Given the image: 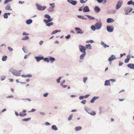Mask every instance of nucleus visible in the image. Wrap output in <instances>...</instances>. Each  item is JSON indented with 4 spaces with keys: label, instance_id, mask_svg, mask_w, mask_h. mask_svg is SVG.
Here are the masks:
<instances>
[{
    "label": "nucleus",
    "instance_id": "1",
    "mask_svg": "<svg viewBox=\"0 0 134 134\" xmlns=\"http://www.w3.org/2000/svg\"><path fill=\"white\" fill-rule=\"evenodd\" d=\"M37 9L39 10H44L46 8V6H41L38 3L36 4Z\"/></svg>",
    "mask_w": 134,
    "mask_h": 134
},
{
    "label": "nucleus",
    "instance_id": "2",
    "mask_svg": "<svg viewBox=\"0 0 134 134\" xmlns=\"http://www.w3.org/2000/svg\"><path fill=\"white\" fill-rule=\"evenodd\" d=\"M123 3V1H118L116 6V9L118 10L119 9Z\"/></svg>",
    "mask_w": 134,
    "mask_h": 134
},
{
    "label": "nucleus",
    "instance_id": "3",
    "mask_svg": "<svg viewBox=\"0 0 134 134\" xmlns=\"http://www.w3.org/2000/svg\"><path fill=\"white\" fill-rule=\"evenodd\" d=\"M79 48L80 51L82 53H86V47L82 45H80L79 46Z\"/></svg>",
    "mask_w": 134,
    "mask_h": 134
},
{
    "label": "nucleus",
    "instance_id": "4",
    "mask_svg": "<svg viewBox=\"0 0 134 134\" xmlns=\"http://www.w3.org/2000/svg\"><path fill=\"white\" fill-rule=\"evenodd\" d=\"M114 28L113 26L108 25L107 26V30L109 32H113L114 30Z\"/></svg>",
    "mask_w": 134,
    "mask_h": 134
},
{
    "label": "nucleus",
    "instance_id": "5",
    "mask_svg": "<svg viewBox=\"0 0 134 134\" xmlns=\"http://www.w3.org/2000/svg\"><path fill=\"white\" fill-rule=\"evenodd\" d=\"M95 26L96 27L97 30L99 29L102 26V24L100 22H97L95 24Z\"/></svg>",
    "mask_w": 134,
    "mask_h": 134
},
{
    "label": "nucleus",
    "instance_id": "6",
    "mask_svg": "<svg viewBox=\"0 0 134 134\" xmlns=\"http://www.w3.org/2000/svg\"><path fill=\"white\" fill-rule=\"evenodd\" d=\"M75 29L77 34H82L84 32L82 31V30L79 28L76 27L75 28Z\"/></svg>",
    "mask_w": 134,
    "mask_h": 134
},
{
    "label": "nucleus",
    "instance_id": "7",
    "mask_svg": "<svg viewBox=\"0 0 134 134\" xmlns=\"http://www.w3.org/2000/svg\"><path fill=\"white\" fill-rule=\"evenodd\" d=\"M67 2L73 5H76L77 3V2L73 0H68Z\"/></svg>",
    "mask_w": 134,
    "mask_h": 134
},
{
    "label": "nucleus",
    "instance_id": "8",
    "mask_svg": "<svg viewBox=\"0 0 134 134\" xmlns=\"http://www.w3.org/2000/svg\"><path fill=\"white\" fill-rule=\"evenodd\" d=\"M116 58L115 56L113 55H112L111 56L108 58V60L110 62L114 60Z\"/></svg>",
    "mask_w": 134,
    "mask_h": 134
},
{
    "label": "nucleus",
    "instance_id": "9",
    "mask_svg": "<svg viewBox=\"0 0 134 134\" xmlns=\"http://www.w3.org/2000/svg\"><path fill=\"white\" fill-rule=\"evenodd\" d=\"M99 97V96H94L93 97L92 99L90 100V102L91 103H93L94 102V101L98 99Z\"/></svg>",
    "mask_w": 134,
    "mask_h": 134
},
{
    "label": "nucleus",
    "instance_id": "10",
    "mask_svg": "<svg viewBox=\"0 0 134 134\" xmlns=\"http://www.w3.org/2000/svg\"><path fill=\"white\" fill-rule=\"evenodd\" d=\"M34 58L36 60L37 62H39L43 58V56H36Z\"/></svg>",
    "mask_w": 134,
    "mask_h": 134
},
{
    "label": "nucleus",
    "instance_id": "11",
    "mask_svg": "<svg viewBox=\"0 0 134 134\" xmlns=\"http://www.w3.org/2000/svg\"><path fill=\"white\" fill-rule=\"evenodd\" d=\"M90 11L89 7L88 6H85L83 9L84 12H88Z\"/></svg>",
    "mask_w": 134,
    "mask_h": 134
},
{
    "label": "nucleus",
    "instance_id": "12",
    "mask_svg": "<svg viewBox=\"0 0 134 134\" xmlns=\"http://www.w3.org/2000/svg\"><path fill=\"white\" fill-rule=\"evenodd\" d=\"M94 10L96 13H98L100 10V9L98 6H96L94 7Z\"/></svg>",
    "mask_w": 134,
    "mask_h": 134
},
{
    "label": "nucleus",
    "instance_id": "13",
    "mask_svg": "<svg viewBox=\"0 0 134 134\" xmlns=\"http://www.w3.org/2000/svg\"><path fill=\"white\" fill-rule=\"evenodd\" d=\"M114 21V19L112 18H109L107 20V22L108 23H113Z\"/></svg>",
    "mask_w": 134,
    "mask_h": 134
},
{
    "label": "nucleus",
    "instance_id": "14",
    "mask_svg": "<svg viewBox=\"0 0 134 134\" xmlns=\"http://www.w3.org/2000/svg\"><path fill=\"white\" fill-rule=\"evenodd\" d=\"M127 66L129 68L132 69H134V64H129L127 65Z\"/></svg>",
    "mask_w": 134,
    "mask_h": 134
},
{
    "label": "nucleus",
    "instance_id": "15",
    "mask_svg": "<svg viewBox=\"0 0 134 134\" xmlns=\"http://www.w3.org/2000/svg\"><path fill=\"white\" fill-rule=\"evenodd\" d=\"M126 57L127 58L125 60V62L126 63H128L129 62L130 60V56L129 55H128Z\"/></svg>",
    "mask_w": 134,
    "mask_h": 134
},
{
    "label": "nucleus",
    "instance_id": "16",
    "mask_svg": "<svg viewBox=\"0 0 134 134\" xmlns=\"http://www.w3.org/2000/svg\"><path fill=\"white\" fill-rule=\"evenodd\" d=\"M26 24L27 25H29L32 22V20L31 19H29L26 21Z\"/></svg>",
    "mask_w": 134,
    "mask_h": 134
},
{
    "label": "nucleus",
    "instance_id": "17",
    "mask_svg": "<svg viewBox=\"0 0 134 134\" xmlns=\"http://www.w3.org/2000/svg\"><path fill=\"white\" fill-rule=\"evenodd\" d=\"M49 57V60H50V62L51 63H53L55 60V59L54 57Z\"/></svg>",
    "mask_w": 134,
    "mask_h": 134
},
{
    "label": "nucleus",
    "instance_id": "18",
    "mask_svg": "<svg viewBox=\"0 0 134 134\" xmlns=\"http://www.w3.org/2000/svg\"><path fill=\"white\" fill-rule=\"evenodd\" d=\"M14 75L16 76H19L20 75V73L18 71L16 70Z\"/></svg>",
    "mask_w": 134,
    "mask_h": 134
},
{
    "label": "nucleus",
    "instance_id": "19",
    "mask_svg": "<svg viewBox=\"0 0 134 134\" xmlns=\"http://www.w3.org/2000/svg\"><path fill=\"white\" fill-rule=\"evenodd\" d=\"M86 54V53H83L80 56V58L81 60H82Z\"/></svg>",
    "mask_w": 134,
    "mask_h": 134
},
{
    "label": "nucleus",
    "instance_id": "20",
    "mask_svg": "<svg viewBox=\"0 0 134 134\" xmlns=\"http://www.w3.org/2000/svg\"><path fill=\"white\" fill-rule=\"evenodd\" d=\"M110 83L109 81L108 80H106L105 81L104 85L105 86H110V85L109 84Z\"/></svg>",
    "mask_w": 134,
    "mask_h": 134
},
{
    "label": "nucleus",
    "instance_id": "21",
    "mask_svg": "<svg viewBox=\"0 0 134 134\" xmlns=\"http://www.w3.org/2000/svg\"><path fill=\"white\" fill-rule=\"evenodd\" d=\"M85 110L89 114H90L92 115H94L96 114V113L94 111H92L91 113H90L86 109H85Z\"/></svg>",
    "mask_w": 134,
    "mask_h": 134
},
{
    "label": "nucleus",
    "instance_id": "22",
    "mask_svg": "<svg viewBox=\"0 0 134 134\" xmlns=\"http://www.w3.org/2000/svg\"><path fill=\"white\" fill-rule=\"evenodd\" d=\"M82 129V127L80 126L76 127L75 128V130L76 131H79L81 130Z\"/></svg>",
    "mask_w": 134,
    "mask_h": 134
},
{
    "label": "nucleus",
    "instance_id": "23",
    "mask_svg": "<svg viewBox=\"0 0 134 134\" xmlns=\"http://www.w3.org/2000/svg\"><path fill=\"white\" fill-rule=\"evenodd\" d=\"M55 7V5H53L52 7H50L48 10V11L49 12H51L54 11L53 8Z\"/></svg>",
    "mask_w": 134,
    "mask_h": 134
},
{
    "label": "nucleus",
    "instance_id": "24",
    "mask_svg": "<svg viewBox=\"0 0 134 134\" xmlns=\"http://www.w3.org/2000/svg\"><path fill=\"white\" fill-rule=\"evenodd\" d=\"M86 16H87L88 18V19L90 20H93L95 19L94 17H92L89 15H86Z\"/></svg>",
    "mask_w": 134,
    "mask_h": 134
},
{
    "label": "nucleus",
    "instance_id": "25",
    "mask_svg": "<svg viewBox=\"0 0 134 134\" xmlns=\"http://www.w3.org/2000/svg\"><path fill=\"white\" fill-rule=\"evenodd\" d=\"M16 70H15L13 68H11L9 70V71L13 75L14 74Z\"/></svg>",
    "mask_w": 134,
    "mask_h": 134
},
{
    "label": "nucleus",
    "instance_id": "26",
    "mask_svg": "<svg viewBox=\"0 0 134 134\" xmlns=\"http://www.w3.org/2000/svg\"><path fill=\"white\" fill-rule=\"evenodd\" d=\"M52 129L53 130H58V128H57V126L55 125H53L52 126Z\"/></svg>",
    "mask_w": 134,
    "mask_h": 134
},
{
    "label": "nucleus",
    "instance_id": "27",
    "mask_svg": "<svg viewBox=\"0 0 134 134\" xmlns=\"http://www.w3.org/2000/svg\"><path fill=\"white\" fill-rule=\"evenodd\" d=\"M43 58L42 59H43L44 61L48 63H49V59L47 58H44L43 57Z\"/></svg>",
    "mask_w": 134,
    "mask_h": 134
},
{
    "label": "nucleus",
    "instance_id": "28",
    "mask_svg": "<svg viewBox=\"0 0 134 134\" xmlns=\"http://www.w3.org/2000/svg\"><path fill=\"white\" fill-rule=\"evenodd\" d=\"M54 23L53 22H50L49 23H48L46 25V26H48V27H50L52 25H53Z\"/></svg>",
    "mask_w": 134,
    "mask_h": 134
},
{
    "label": "nucleus",
    "instance_id": "29",
    "mask_svg": "<svg viewBox=\"0 0 134 134\" xmlns=\"http://www.w3.org/2000/svg\"><path fill=\"white\" fill-rule=\"evenodd\" d=\"M7 58V57L6 56H3L2 58V60L3 61H6Z\"/></svg>",
    "mask_w": 134,
    "mask_h": 134
},
{
    "label": "nucleus",
    "instance_id": "30",
    "mask_svg": "<svg viewBox=\"0 0 134 134\" xmlns=\"http://www.w3.org/2000/svg\"><path fill=\"white\" fill-rule=\"evenodd\" d=\"M30 118H26L24 119H22V120L24 121H27L30 120L31 119Z\"/></svg>",
    "mask_w": 134,
    "mask_h": 134
},
{
    "label": "nucleus",
    "instance_id": "31",
    "mask_svg": "<svg viewBox=\"0 0 134 134\" xmlns=\"http://www.w3.org/2000/svg\"><path fill=\"white\" fill-rule=\"evenodd\" d=\"M91 29L93 31H95L96 30V27L94 25H92L91 26Z\"/></svg>",
    "mask_w": 134,
    "mask_h": 134
},
{
    "label": "nucleus",
    "instance_id": "32",
    "mask_svg": "<svg viewBox=\"0 0 134 134\" xmlns=\"http://www.w3.org/2000/svg\"><path fill=\"white\" fill-rule=\"evenodd\" d=\"M86 47L87 48H88L90 49H91V44H86Z\"/></svg>",
    "mask_w": 134,
    "mask_h": 134
},
{
    "label": "nucleus",
    "instance_id": "33",
    "mask_svg": "<svg viewBox=\"0 0 134 134\" xmlns=\"http://www.w3.org/2000/svg\"><path fill=\"white\" fill-rule=\"evenodd\" d=\"M10 7V6L7 5L5 7V9L6 10H12V9H11Z\"/></svg>",
    "mask_w": 134,
    "mask_h": 134
},
{
    "label": "nucleus",
    "instance_id": "34",
    "mask_svg": "<svg viewBox=\"0 0 134 134\" xmlns=\"http://www.w3.org/2000/svg\"><path fill=\"white\" fill-rule=\"evenodd\" d=\"M29 38L28 36H25L22 38V40H28L29 39Z\"/></svg>",
    "mask_w": 134,
    "mask_h": 134
},
{
    "label": "nucleus",
    "instance_id": "35",
    "mask_svg": "<svg viewBox=\"0 0 134 134\" xmlns=\"http://www.w3.org/2000/svg\"><path fill=\"white\" fill-rule=\"evenodd\" d=\"M19 115L20 116L22 117V116H25L26 115V113L23 114L22 113L20 112L19 113Z\"/></svg>",
    "mask_w": 134,
    "mask_h": 134
},
{
    "label": "nucleus",
    "instance_id": "36",
    "mask_svg": "<svg viewBox=\"0 0 134 134\" xmlns=\"http://www.w3.org/2000/svg\"><path fill=\"white\" fill-rule=\"evenodd\" d=\"M62 76H60L58 78L57 80V82L58 83H60V80L62 78Z\"/></svg>",
    "mask_w": 134,
    "mask_h": 134
},
{
    "label": "nucleus",
    "instance_id": "37",
    "mask_svg": "<svg viewBox=\"0 0 134 134\" xmlns=\"http://www.w3.org/2000/svg\"><path fill=\"white\" fill-rule=\"evenodd\" d=\"M94 42V41L92 40H89L87 41L86 42V43H92Z\"/></svg>",
    "mask_w": 134,
    "mask_h": 134
},
{
    "label": "nucleus",
    "instance_id": "38",
    "mask_svg": "<svg viewBox=\"0 0 134 134\" xmlns=\"http://www.w3.org/2000/svg\"><path fill=\"white\" fill-rule=\"evenodd\" d=\"M13 0H5L4 2V3L5 4H7L8 2L12 1Z\"/></svg>",
    "mask_w": 134,
    "mask_h": 134
},
{
    "label": "nucleus",
    "instance_id": "39",
    "mask_svg": "<svg viewBox=\"0 0 134 134\" xmlns=\"http://www.w3.org/2000/svg\"><path fill=\"white\" fill-rule=\"evenodd\" d=\"M3 16L4 18L5 19H7L8 17V15L6 13H4L3 15Z\"/></svg>",
    "mask_w": 134,
    "mask_h": 134
},
{
    "label": "nucleus",
    "instance_id": "40",
    "mask_svg": "<svg viewBox=\"0 0 134 134\" xmlns=\"http://www.w3.org/2000/svg\"><path fill=\"white\" fill-rule=\"evenodd\" d=\"M44 17L48 19V18H50L51 16L48 14H46L44 15Z\"/></svg>",
    "mask_w": 134,
    "mask_h": 134
},
{
    "label": "nucleus",
    "instance_id": "41",
    "mask_svg": "<svg viewBox=\"0 0 134 134\" xmlns=\"http://www.w3.org/2000/svg\"><path fill=\"white\" fill-rule=\"evenodd\" d=\"M73 115L72 114H71L70 115L68 118V120L69 121H70L71 119L73 117Z\"/></svg>",
    "mask_w": 134,
    "mask_h": 134
},
{
    "label": "nucleus",
    "instance_id": "42",
    "mask_svg": "<svg viewBox=\"0 0 134 134\" xmlns=\"http://www.w3.org/2000/svg\"><path fill=\"white\" fill-rule=\"evenodd\" d=\"M48 20L49 23L52 21L53 20V19L52 18H51V17H50V18H49L48 19Z\"/></svg>",
    "mask_w": 134,
    "mask_h": 134
},
{
    "label": "nucleus",
    "instance_id": "43",
    "mask_svg": "<svg viewBox=\"0 0 134 134\" xmlns=\"http://www.w3.org/2000/svg\"><path fill=\"white\" fill-rule=\"evenodd\" d=\"M133 1L132 0L130 1L127 2V4L129 5L132 4L133 3Z\"/></svg>",
    "mask_w": 134,
    "mask_h": 134
},
{
    "label": "nucleus",
    "instance_id": "44",
    "mask_svg": "<svg viewBox=\"0 0 134 134\" xmlns=\"http://www.w3.org/2000/svg\"><path fill=\"white\" fill-rule=\"evenodd\" d=\"M77 16L79 18L82 19H84V17L82 15H78Z\"/></svg>",
    "mask_w": 134,
    "mask_h": 134
},
{
    "label": "nucleus",
    "instance_id": "45",
    "mask_svg": "<svg viewBox=\"0 0 134 134\" xmlns=\"http://www.w3.org/2000/svg\"><path fill=\"white\" fill-rule=\"evenodd\" d=\"M87 79V78L86 77H84L83 78V81L84 83H86V81Z\"/></svg>",
    "mask_w": 134,
    "mask_h": 134
},
{
    "label": "nucleus",
    "instance_id": "46",
    "mask_svg": "<svg viewBox=\"0 0 134 134\" xmlns=\"http://www.w3.org/2000/svg\"><path fill=\"white\" fill-rule=\"evenodd\" d=\"M8 49L9 51H12L13 50V49L12 48L9 47H8Z\"/></svg>",
    "mask_w": 134,
    "mask_h": 134
},
{
    "label": "nucleus",
    "instance_id": "47",
    "mask_svg": "<svg viewBox=\"0 0 134 134\" xmlns=\"http://www.w3.org/2000/svg\"><path fill=\"white\" fill-rule=\"evenodd\" d=\"M109 81H111L113 83H114V82H115V81H116V80L115 79H110L109 80Z\"/></svg>",
    "mask_w": 134,
    "mask_h": 134
},
{
    "label": "nucleus",
    "instance_id": "48",
    "mask_svg": "<svg viewBox=\"0 0 134 134\" xmlns=\"http://www.w3.org/2000/svg\"><path fill=\"white\" fill-rule=\"evenodd\" d=\"M86 102V101L85 100H83L81 101V103L83 104H85Z\"/></svg>",
    "mask_w": 134,
    "mask_h": 134
},
{
    "label": "nucleus",
    "instance_id": "49",
    "mask_svg": "<svg viewBox=\"0 0 134 134\" xmlns=\"http://www.w3.org/2000/svg\"><path fill=\"white\" fill-rule=\"evenodd\" d=\"M71 37V35H68L67 36H66L65 37L67 39H68L70 38Z\"/></svg>",
    "mask_w": 134,
    "mask_h": 134
},
{
    "label": "nucleus",
    "instance_id": "50",
    "mask_svg": "<svg viewBox=\"0 0 134 134\" xmlns=\"http://www.w3.org/2000/svg\"><path fill=\"white\" fill-rule=\"evenodd\" d=\"M44 125H46L48 126L51 125V124L48 122H46L45 123Z\"/></svg>",
    "mask_w": 134,
    "mask_h": 134
},
{
    "label": "nucleus",
    "instance_id": "51",
    "mask_svg": "<svg viewBox=\"0 0 134 134\" xmlns=\"http://www.w3.org/2000/svg\"><path fill=\"white\" fill-rule=\"evenodd\" d=\"M103 46L105 48L109 47V46L105 44Z\"/></svg>",
    "mask_w": 134,
    "mask_h": 134
},
{
    "label": "nucleus",
    "instance_id": "52",
    "mask_svg": "<svg viewBox=\"0 0 134 134\" xmlns=\"http://www.w3.org/2000/svg\"><path fill=\"white\" fill-rule=\"evenodd\" d=\"M84 98H85L84 96H80L79 99H83Z\"/></svg>",
    "mask_w": 134,
    "mask_h": 134
},
{
    "label": "nucleus",
    "instance_id": "53",
    "mask_svg": "<svg viewBox=\"0 0 134 134\" xmlns=\"http://www.w3.org/2000/svg\"><path fill=\"white\" fill-rule=\"evenodd\" d=\"M14 97L12 95H11L10 96H7L6 97L7 98H13Z\"/></svg>",
    "mask_w": 134,
    "mask_h": 134
},
{
    "label": "nucleus",
    "instance_id": "54",
    "mask_svg": "<svg viewBox=\"0 0 134 134\" xmlns=\"http://www.w3.org/2000/svg\"><path fill=\"white\" fill-rule=\"evenodd\" d=\"M48 93H46L45 94H43V96L44 97H47L48 96Z\"/></svg>",
    "mask_w": 134,
    "mask_h": 134
},
{
    "label": "nucleus",
    "instance_id": "55",
    "mask_svg": "<svg viewBox=\"0 0 134 134\" xmlns=\"http://www.w3.org/2000/svg\"><path fill=\"white\" fill-rule=\"evenodd\" d=\"M57 32V30H55L53 31L52 33V34H55Z\"/></svg>",
    "mask_w": 134,
    "mask_h": 134
},
{
    "label": "nucleus",
    "instance_id": "56",
    "mask_svg": "<svg viewBox=\"0 0 134 134\" xmlns=\"http://www.w3.org/2000/svg\"><path fill=\"white\" fill-rule=\"evenodd\" d=\"M36 111V109H32L31 111H29V112L30 113L31 112H34Z\"/></svg>",
    "mask_w": 134,
    "mask_h": 134
},
{
    "label": "nucleus",
    "instance_id": "57",
    "mask_svg": "<svg viewBox=\"0 0 134 134\" xmlns=\"http://www.w3.org/2000/svg\"><path fill=\"white\" fill-rule=\"evenodd\" d=\"M43 22L46 23V24L49 23L48 20H46V19H44L43 20Z\"/></svg>",
    "mask_w": 134,
    "mask_h": 134
},
{
    "label": "nucleus",
    "instance_id": "58",
    "mask_svg": "<svg viewBox=\"0 0 134 134\" xmlns=\"http://www.w3.org/2000/svg\"><path fill=\"white\" fill-rule=\"evenodd\" d=\"M43 41H41L40 42H39V45H40V46H41L43 43Z\"/></svg>",
    "mask_w": 134,
    "mask_h": 134
},
{
    "label": "nucleus",
    "instance_id": "59",
    "mask_svg": "<svg viewBox=\"0 0 134 134\" xmlns=\"http://www.w3.org/2000/svg\"><path fill=\"white\" fill-rule=\"evenodd\" d=\"M119 66H121V65H122L123 64V63L121 62V61H119Z\"/></svg>",
    "mask_w": 134,
    "mask_h": 134
},
{
    "label": "nucleus",
    "instance_id": "60",
    "mask_svg": "<svg viewBox=\"0 0 134 134\" xmlns=\"http://www.w3.org/2000/svg\"><path fill=\"white\" fill-rule=\"evenodd\" d=\"M5 76H3L1 77V80L3 81L4 80L5 78Z\"/></svg>",
    "mask_w": 134,
    "mask_h": 134
},
{
    "label": "nucleus",
    "instance_id": "61",
    "mask_svg": "<svg viewBox=\"0 0 134 134\" xmlns=\"http://www.w3.org/2000/svg\"><path fill=\"white\" fill-rule=\"evenodd\" d=\"M22 34L23 35H28V34L27 33L25 32H23L22 33Z\"/></svg>",
    "mask_w": 134,
    "mask_h": 134
},
{
    "label": "nucleus",
    "instance_id": "62",
    "mask_svg": "<svg viewBox=\"0 0 134 134\" xmlns=\"http://www.w3.org/2000/svg\"><path fill=\"white\" fill-rule=\"evenodd\" d=\"M40 113L42 115H45V113L44 112H40Z\"/></svg>",
    "mask_w": 134,
    "mask_h": 134
},
{
    "label": "nucleus",
    "instance_id": "63",
    "mask_svg": "<svg viewBox=\"0 0 134 134\" xmlns=\"http://www.w3.org/2000/svg\"><path fill=\"white\" fill-rule=\"evenodd\" d=\"M27 77H32V75L30 74H27L26 75Z\"/></svg>",
    "mask_w": 134,
    "mask_h": 134
},
{
    "label": "nucleus",
    "instance_id": "64",
    "mask_svg": "<svg viewBox=\"0 0 134 134\" xmlns=\"http://www.w3.org/2000/svg\"><path fill=\"white\" fill-rule=\"evenodd\" d=\"M80 2L81 3H85V2L83 0H80Z\"/></svg>",
    "mask_w": 134,
    "mask_h": 134
}]
</instances>
